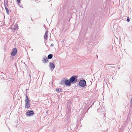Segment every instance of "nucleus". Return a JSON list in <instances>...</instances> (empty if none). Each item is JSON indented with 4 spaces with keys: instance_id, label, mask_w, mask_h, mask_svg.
Masks as SVG:
<instances>
[{
    "instance_id": "nucleus-7",
    "label": "nucleus",
    "mask_w": 132,
    "mask_h": 132,
    "mask_svg": "<svg viewBox=\"0 0 132 132\" xmlns=\"http://www.w3.org/2000/svg\"><path fill=\"white\" fill-rule=\"evenodd\" d=\"M25 101V107L27 108H29L30 106V102L29 101Z\"/></svg>"
},
{
    "instance_id": "nucleus-15",
    "label": "nucleus",
    "mask_w": 132,
    "mask_h": 132,
    "mask_svg": "<svg viewBox=\"0 0 132 132\" xmlns=\"http://www.w3.org/2000/svg\"><path fill=\"white\" fill-rule=\"evenodd\" d=\"M127 21L128 22H129V21H130V20L129 19V17L128 16L127 17Z\"/></svg>"
},
{
    "instance_id": "nucleus-16",
    "label": "nucleus",
    "mask_w": 132,
    "mask_h": 132,
    "mask_svg": "<svg viewBox=\"0 0 132 132\" xmlns=\"http://www.w3.org/2000/svg\"><path fill=\"white\" fill-rule=\"evenodd\" d=\"M17 1L19 3H20V0H17Z\"/></svg>"
},
{
    "instance_id": "nucleus-4",
    "label": "nucleus",
    "mask_w": 132,
    "mask_h": 132,
    "mask_svg": "<svg viewBox=\"0 0 132 132\" xmlns=\"http://www.w3.org/2000/svg\"><path fill=\"white\" fill-rule=\"evenodd\" d=\"M62 82H64L65 85L67 86H70L71 85L70 81H69V80H67L66 79H65L64 80H62Z\"/></svg>"
},
{
    "instance_id": "nucleus-18",
    "label": "nucleus",
    "mask_w": 132,
    "mask_h": 132,
    "mask_svg": "<svg viewBox=\"0 0 132 132\" xmlns=\"http://www.w3.org/2000/svg\"><path fill=\"white\" fill-rule=\"evenodd\" d=\"M131 103L132 104V98H131Z\"/></svg>"
},
{
    "instance_id": "nucleus-10",
    "label": "nucleus",
    "mask_w": 132,
    "mask_h": 132,
    "mask_svg": "<svg viewBox=\"0 0 132 132\" xmlns=\"http://www.w3.org/2000/svg\"><path fill=\"white\" fill-rule=\"evenodd\" d=\"M62 88H60V89L59 88H57L56 89V90L57 91L58 93H59L61 92H62Z\"/></svg>"
},
{
    "instance_id": "nucleus-17",
    "label": "nucleus",
    "mask_w": 132,
    "mask_h": 132,
    "mask_svg": "<svg viewBox=\"0 0 132 132\" xmlns=\"http://www.w3.org/2000/svg\"><path fill=\"white\" fill-rule=\"evenodd\" d=\"M54 45V44H51V46H53Z\"/></svg>"
},
{
    "instance_id": "nucleus-2",
    "label": "nucleus",
    "mask_w": 132,
    "mask_h": 132,
    "mask_svg": "<svg viewBox=\"0 0 132 132\" xmlns=\"http://www.w3.org/2000/svg\"><path fill=\"white\" fill-rule=\"evenodd\" d=\"M79 85L80 86L84 87L86 85V81L85 80H82L79 81Z\"/></svg>"
},
{
    "instance_id": "nucleus-5",
    "label": "nucleus",
    "mask_w": 132,
    "mask_h": 132,
    "mask_svg": "<svg viewBox=\"0 0 132 132\" xmlns=\"http://www.w3.org/2000/svg\"><path fill=\"white\" fill-rule=\"evenodd\" d=\"M17 52V50L16 48H13L12 50V52L11 53V55L13 56H14Z\"/></svg>"
},
{
    "instance_id": "nucleus-6",
    "label": "nucleus",
    "mask_w": 132,
    "mask_h": 132,
    "mask_svg": "<svg viewBox=\"0 0 132 132\" xmlns=\"http://www.w3.org/2000/svg\"><path fill=\"white\" fill-rule=\"evenodd\" d=\"M49 67L51 69V70L52 71L55 68L54 64L52 62H50L49 64Z\"/></svg>"
},
{
    "instance_id": "nucleus-3",
    "label": "nucleus",
    "mask_w": 132,
    "mask_h": 132,
    "mask_svg": "<svg viewBox=\"0 0 132 132\" xmlns=\"http://www.w3.org/2000/svg\"><path fill=\"white\" fill-rule=\"evenodd\" d=\"M26 115L28 117H30V116H32L34 114L33 111H29L28 110L27 112H26Z\"/></svg>"
},
{
    "instance_id": "nucleus-12",
    "label": "nucleus",
    "mask_w": 132,
    "mask_h": 132,
    "mask_svg": "<svg viewBox=\"0 0 132 132\" xmlns=\"http://www.w3.org/2000/svg\"><path fill=\"white\" fill-rule=\"evenodd\" d=\"M5 9L6 10V12L8 14L9 13V11L8 10V9L5 6Z\"/></svg>"
},
{
    "instance_id": "nucleus-11",
    "label": "nucleus",
    "mask_w": 132,
    "mask_h": 132,
    "mask_svg": "<svg viewBox=\"0 0 132 132\" xmlns=\"http://www.w3.org/2000/svg\"><path fill=\"white\" fill-rule=\"evenodd\" d=\"M53 55L52 54H50L48 55V59H51L52 58Z\"/></svg>"
},
{
    "instance_id": "nucleus-9",
    "label": "nucleus",
    "mask_w": 132,
    "mask_h": 132,
    "mask_svg": "<svg viewBox=\"0 0 132 132\" xmlns=\"http://www.w3.org/2000/svg\"><path fill=\"white\" fill-rule=\"evenodd\" d=\"M47 33L48 31H46L45 33V35L44 36V38L45 40H47Z\"/></svg>"
},
{
    "instance_id": "nucleus-13",
    "label": "nucleus",
    "mask_w": 132,
    "mask_h": 132,
    "mask_svg": "<svg viewBox=\"0 0 132 132\" xmlns=\"http://www.w3.org/2000/svg\"><path fill=\"white\" fill-rule=\"evenodd\" d=\"M25 101H29L30 100L27 96L26 95V99H25Z\"/></svg>"
},
{
    "instance_id": "nucleus-14",
    "label": "nucleus",
    "mask_w": 132,
    "mask_h": 132,
    "mask_svg": "<svg viewBox=\"0 0 132 132\" xmlns=\"http://www.w3.org/2000/svg\"><path fill=\"white\" fill-rule=\"evenodd\" d=\"M18 28V26L17 25L15 26V27L13 29L15 30L17 29Z\"/></svg>"
},
{
    "instance_id": "nucleus-1",
    "label": "nucleus",
    "mask_w": 132,
    "mask_h": 132,
    "mask_svg": "<svg viewBox=\"0 0 132 132\" xmlns=\"http://www.w3.org/2000/svg\"><path fill=\"white\" fill-rule=\"evenodd\" d=\"M77 77V76H73L71 77L70 79V82L72 83L74 82H76L77 81V79L76 78Z\"/></svg>"
},
{
    "instance_id": "nucleus-8",
    "label": "nucleus",
    "mask_w": 132,
    "mask_h": 132,
    "mask_svg": "<svg viewBox=\"0 0 132 132\" xmlns=\"http://www.w3.org/2000/svg\"><path fill=\"white\" fill-rule=\"evenodd\" d=\"M42 61L44 63H47L48 61V58L47 57H45L44 59H43Z\"/></svg>"
},
{
    "instance_id": "nucleus-19",
    "label": "nucleus",
    "mask_w": 132,
    "mask_h": 132,
    "mask_svg": "<svg viewBox=\"0 0 132 132\" xmlns=\"http://www.w3.org/2000/svg\"><path fill=\"white\" fill-rule=\"evenodd\" d=\"M31 20L32 21V19H31Z\"/></svg>"
}]
</instances>
